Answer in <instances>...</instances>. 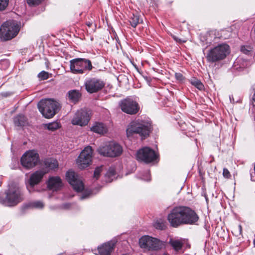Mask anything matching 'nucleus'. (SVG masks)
<instances>
[{
    "label": "nucleus",
    "instance_id": "43",
    "mask_svg": "<svg viewBox=\"0 0 255 255\" xmlns=\"http://www.w3.org/2000/svg\"><path fill=\"white\" fill-rule=\"evenodd\" d=\"M142 179H143V180H147V181H148V180H150V178H149V179H145V178H142Z\"/></svg>",
    "mask_w": 255,
    "mask_h": 255
},
{
    "label": "nucleus",
    "instance_id": "24",
    "mask_svg": "<svg viewBox=\"0 0 255 255\" xmlns=\"http://www.w3.org/2000/svg\"><path fill=\"white\" fill-rule=\"evenodd\" d=\"M190 83L200 90L204 89V85L202 82L195 78H192L190 80Z\"/></svg>",
    "mask_w": 255,
    "mask_h": 255
},
{
    "label": "nucleus",
    "instance_id": "29",
    "mask_svg": "<svg viewBox=\"0 0 255 255\" xmlns=\"http://www.w3.org/2000/svg\"><path fill=\"white\" fill-rule=\"evenodd\" d=\"M30 206L33 208L41 209L43 207L44 204L41 201H37L31 203Z\"/></svg>",
    "mask_w": 255,
    "mask_h": 255
},
{
    "label": "nucleus",
    "instance_id": "15",
    "mask_svg": "<svg viewBox=\"0 0 255 255\" xmlns=\"http://www.w3.org/2000/svg\"><path fill=\"white\" fill-rule=\"evenodd\" d=\"M120 106L124 112L130 115L136 114L139 109L138 104L129 98L122 100Z\"/></svg>",
    "mask_w": 255,
    "mask_h": 255
},
{
    "label": "nucleus",
    "instance_id": "31",
    "mask_svg": "<svg viewBox=\"0 0 255 255\" xmlns=\"http://www.w3.org/2000/svg\"><path fill=\"white\" fill-rule=\"evenodd\" d=\"M38 76L41 80H46L49 78V74L48 72L43 71L38 74Z\"/></svg>",
    "mask_w": 255,
    "mask_h": 255
},
{
    "label": "nucleus",
    "instance_id": "3",
    "mask_svg": "<svg viewBox=\"0 0 255 255\" xmlns=\"http://www.w3.org/2000/svg\"><path fill=\"white\" fill-rule=\"evenodd\" d=\"M37 106L40 112L47 119L52 118L60 109L59 103L51 99L41 100Z\"/></svg>",
    "mask_w": 255,
    "mask_h": 255
},
{
    "label": "nucleus",
    "instance_id": "26",
    "mask_svg": "<svg viewBox=\"0 0 255 255\" xmlns=\"http://www.w3.org/2000/svg\"><path fill=\"white\" fill-rule=\"evenodd\" d=\"M170 243L176 251L180 250L183 245L182 242L178 240L171 241Z\"/></svg>",
    "mask_w": 255,
    "mask_h": 255
},
{
    "label": "nucleus",
    "instance_id": "5",
    "mask_svg": "<svg viewBox=\"0 0 255 255\" xmlns=\"http://www.w3.org/2000/svg\"><path fill=\"white\" fill-rule=\"evenodd\" d=\"M70 68L72 73L79 74L91 71L93 66L90 60L78 58L70 61Z\"/></svg>",
    "mask_w": 255,
    "mask_h": 255
},
{
    "label": "nucleus",
    "instance_id": "32",
    "mask_svg": "<svg viewBox=\"0 0 255 255\" xmlns=\"http://www.w3.org/2000/svg\"><path fill=\"white\" fill-rule=\"evenodd\" d=\"M102 168V166L96 168L94 173V178L96 179H97L99 177Z\"/></svg>",
    "mask_w": 255,
    "mask_h": 255
},
{
    "label": "nucleus",
    "instance_id": "13",
    "mask_svg": "<svg viewBox=\"0 0 255 255\" xmlns=\"http://www.w3.org/2000/svg\"><path fill=\"white\" fill-rule=\"evenodd\" d=\"M38 154L35 151L30 150L22 155L21 163L23 166L30 169L36 165L38 162Z\"/></svg>",
    "mask_w": 255,
    "mask_h": 255
},
{
    "label": "nucleus",
    "instance_id": "40",
    "mask_svg": "<svg viewBox=\"0 0 255 255\" xmlns=\"http://www.w3.org/2000/svg\"><path fill=\"white\" fill-rule=\"evenodd\" d=\"M235 230H237V231H238L239 234L241 235L242 233V226L241 225H239L237 227V229H235Z\"/></svg>",
    "mask_w": 255,
    "mask_h": 255
},
{
    "label": "nucleus",
    "instance_id": "27",
    "mask_svg": "<svg viewBox=\"0 0 255 255\" xmlns=\"http://www.w3.org/2000/svg\"><path fill=\"white\" fill-rule=\"evenodd\" d=\"M154 227L157 229L162 230L166 226L165 223L162 220H158L154 223Z\"/></svg>",
    "mask_w": 255,
    "mask_h": 255
},
{
    "label": "nucleus",
    "instance_id": "16",
    "mask_svg": "<svg viewBox=\"0 0 255 255\" xmlns=\"http://www.w3.org/2000/svg\"><path fill=\"white\" fill-rule=\"evenodd\" d=\"M105 86L104 82L100 79L93 78L87 79L85 82V86L87 91L93 93L101 90Z\"/></svg>",
    "mask_w": 255,
    "mask_h": 255
},
{
    "label": "nucleus",
    "instance_id": "37",
    "mask_svg": "<svg viewBox=\"0 0 255 255\" xmlns=\"http://www.w3.org/2000/svg\"><path fill=\"white\" fill-rule=\"evenodd\" d=\"M91 193V191H86L84 192L82 195L80 197V199L83 200L87 198Z\"/></svg>",
    "mask_w": 255,
    "mask_h": 255
},
{
    "label": "nucleus",
    "instance_id": "38",
    "mask_svg": "<svg viewBox=\"0 0 255 255\" xmlns=\"http://www.w3.org/2000/svg\"><path fill=\"white\" fill-rule=\"evenodd\" d=\"M173 38L177 42H179L180 43L185 42L186 41L184 40H182L181 39H179L177 36L175 35H172Z\"/></svg>",
    "mask_w": 255,
    "mask_h": 255
},
{
    "label": "nucleus",
    "instance_id": "2",
    "mask_svg": "<svg viewBox=\"0 0 255 255\" xmlns=\"http://www.w3.org/2000/svg\"><path fill=\"white\" fill-rule=\"evenodd\" d=\"M5 197L0 202L7 206H14L24 199L21 189L18 186H11L5 192Z\"/></svg>",
    "mask_w": 255,
    "mask_h": 255
},
{
    "label": "nucleus",
    "instance_id": "1",
    "mask_svg": "<svg viewBox=\"0 0 255 255\" xmlns=\"http://www.w3.org/2000/svg\"><path fill=\"white\" fill-rule=\"evenodd\" d=\"M198 219L199 217L195 212L185 206L174 208L168 216L169 223L174 228L182 224H194Z\"/></svg>",
    "mask_w": 255,
    "mask_h": 255
},
{
    "label": "nucleus",
    "instance_id": "18",
    "mask_svg": "<svg viewBox=\"0 0 255 255\" xmlns=\"http://www.w3.org/2000/svg\"><path fill=\"white\" fill-rule=\"evenodd\" d=\"M115 246V243L113 241L108 242L103 244L98 248L99 255H111V253Z\"/></svg>",
    "mask_w": 255,
    "mask_h": 255
},
{
    "label": "nucleus",
    "instance_id": "33",
    "mask_svg": "<svg viewBox=\"0 0 255 255\" xmlns=\"http://www.w3.org/2000/svg\"><path fill=\"white\" fill-rule=\"evenodd\" d=\"M8 0H0V10H4L7 6Z\"/></svg>",
    "mask_w": 255,
    "mask_h": 255
},
{
    "label": "nucleus",
    "instance_id": "19",
    "mask_svg": "<svg viewBox=\"0 0 255 255\" xmlns=\"http://www.w3.org/2000/svg\"><path fill=\"white\" fill-rule=\"evenodd\" d=\"M62 185L61 179L57 176L50 177L48 181V187L53 191L60 190Z\"/></svg>",
    "mask_w": 255,
    "mask_h": 255
},
{
    "label": "nucleus",
    "instance_id": "25",
    "mask_svg": "<svg viewBox=\"0 0 255 255\" xmlns=\"http://www.w3.org/2000/svg\"><path fill=\"white\" fill-rule=\"evenodd\" d=\"M46 166L51 169H54L58 167V162L56 160L50 159L45 161Z\"/></svg>",
    "mask_w": 255,
    "mask_h": 255
},
{
    "label": "nucleus",
    "instance_id": "10",
    "mask_svg": "<svg viewBox=\"0 0 255 255\" xmlns=\"http://www.w3.org/2000/svg\"><path fill=\"white\" fill-rule=\"evenodd\" d=\"M92 154L93 150L91 146H87L82 150L77 160V163L80 168L84 169L90 164Z\"/></svg>",
    "mask_w": 255,
    "mask_h": 255
},
{
    "label": "nucleus",
    "instance_id": "20",
    "mask_svg": "<svg viewBox=\"0 0 255 255\" xmlns=\"http://www.w3.org/2000/svg\"><path fill=\"white\" fill-rule=\"evenodd\" d=\"M67 97L68 100L74 104L77 103L80 99L81 94L78 90H70L67 93Z\"/></svg>",
    "mask_w": 255,
    "mask_h": 255
},
{
    "label": "nucleus",
    "instance_id": "12",
    "mask_svg": "<svg viewBox=\"0 0 255 255\" xmlns=\"http://www.w3.org/2000/svg\"><path fill=\"white\" fill-rule=\"evenodd\" d=\"M136 156L137 160L146 163L153 161L157 158V155L155 151L147 147L139 149L137 152Z\"/></svg>",
    "mask_w": 255,
    "mask_h": 255
},
{
    "label": "nucleus",
    "instance_id": "41",
    "mask_svg": "<svg viewBox=\"0 0 255 255\" xmlns=\"http://www.w3.org/2000/svg\"><path fill=\"white\" fill-rule=\"evenodd\" d=\"M253 95L252 99L255 102V84L253 86Z\"/></svg>",
    "mask_w": 255,
    "mask_h": 255
},
{
    "label": "nucleus",
    "instance_id": "7",
    "mask_svg": "<svg viewBox=\"0 0 255 255\" xmlns=\"http://www.w3.org/2000/svg\"><path fill=\"white\" fill-rule=\"evenodd\" d=\"M229 53V46L225 44L219 45L211 49L207 55L209 62H215L224 59Z\"/></svg>",
    "mask_w": 255,
    "mask_h": 255
},
{
    "label": "nucleus",
    "instance_id": "45",
    "mask_svg": "<svg viewBox=\"0 0 255 255\" xmlns=\"http://www.w3.org/2000/svg\"><path fill=\"white\" fill-rule=\"evenodd\" d=\"M254 245H255V239L254 240Z\"/></svg>",
    "mask_w": 255,
    "mask_h": 255
},
{
    "label": "nucleus",
    "instance_id": "44",
    "mask_svg": "<svg viewBox=\"0 0 255 255\" xmlns=\"http://www.w3.org/2000/svg\"><path fill=\"white\" fill-rule=\"evenodd\" d=\"M146 174H149V171H146Z\"/></svg>",
    "mask_w": 255,
    "mask_h": 255
},
{
    "label": "nucleus",
    "instance_id": "21",
    "mask_svg": "<svg viewBox=\"0 0 255 255\" xmlns=\"http://www.w3.org/2000/svg\"><path fill=\"white\" fill-rule=\"evenodd\" d=\"M91 130L100 134H104L108 131L107 126L102 123H95L91 128Z\"/></svg>",
    "mask_w": 255,
    "mask_h": 255
},
{
    "label": "nucleus",
    "instance_id": "8",
    "mask_svg": "<svg viewBox=\"0 0 255 255\" xmlns=\"http://www.w3.org/2000/svg\"><path fill=\"white\" fill-rule=\"evenodd\" d=\"M98 152L103 156L114 157L121 155L123 152V148L119 144L111 141L100 147Z\"/></svg>",
    "mask_w": 255,
    "mask_h": 255
},
{
    "label": "nucleus",
    "instance_id": "14",
    "mask_svg": "<svg viewBox=\"0 0 255 255\" xmlns=\"http://www.w3.org/2000/svg\"><path fill=\"white\" fill-rule=\"evenodd\" d=\"M66 179L73 189L77 192H81L84 188L81 177L72 171H69L66 175Z\"/></svg>",
    "mask_w": 255,
    "mask_h": 255
},
{
    "label": "nucleus",
    "instance_id": "28",
    "mask_svg": "<svg viewBox=\"0 0 255 255\" xmlns=\"http://www.w3.org/2000/svg\"><path fill=\"white\" fill-rule=\"evenodd\" d=\"M47 128L51 131L55 130L59 128V124L57 122H53L48 124L45 125Z\"/></svg>",
    "mask_w": 255,
    "mask_h": 255
},
{
    "label": "nucleus",
    "instance_id": "23",
    "mask_svg": "<svg viewBox=\"0 0 255 255\" xmlns=\"http://www.w3.org/2000/svg\"><path fill=\"white\" fill-rule=\"evenodd\" d=\"M129 21L130 25L135 28L142 20H140L138 15L132 13L129 17Z\"/></svg>",
    "mask_w": 255,
    "mask_h": 255
},
{
    "label": "nucleus",
    "instance_id": "11",
    "mask_svg": "<svg viewBox=\"0 0 255 255\" xmlns=\"http://www.w3.org/2000/svg\"><path fill=\"white\" fill-rule=\"evenodd\" d=\"M139 244L141 248L148 250H157L161 246L158 240L149 236H142L139 240Z\"/></svg>",
    "mask_w": 255,
    "mask_h": 255
},
{
    "label": "nucleus",
    "instance_id": "35",
    "mask_svg": "<svg viewBox=\"0 0 255 255\" xmlns=\"http://www.w3.org/2000/svg\"><path fill=\"white\" fill-rule=\"evenodd\" d=\"M175 77L176 80L180 82H182L185 79L183 75L180 73H175Z\"/></svg>",
    "mask_w": 255,
    "mask_h": 255
},
{
    "label": "nucleus",
    "instance_id": "36",
    "mask_svg": "<svg viewBox=\"0 0 255 255\" xmlns=\"http://www.w3.org/2000/svg\"><path fill=\"white\" fill-rule=\"evenodd\" d=\"M223 175L226 178H229L231 177L230 173L227 168L223 169Z\"/></svg>",
    "mask_w": 255,
    "mask_h": 255
},
{
    "label": "nucleus",
    "instance_id": "42",
    "mask_svg": "<svg viewBox=\"0 0 255 255\" xmlns=\"http://www.w3.org/2000/svg\"><path fill=\"white\" fill-rule=\"evenodd\" d=\"M71 204L70 203H67L63 205V208L65 209H69L71 206Z\"/></svg>",
    "mask_w": 255,
    "mask_h": 255
},
{
    "label": "nucleus",
    "instance_id": "6",
    "mask_svg": "<svg viewBox=\"0 0 255 255\" xmlns=\"http://www.w3.org/2000/svg\"><path fill=\"white\" fill-rule=\"evenodd\" d=\"M150 125L144 121H136L132 122L127 129L128 136L133 133H138L141 138H145L149 135Z\"/></svg>",
    "mask_w": 255,
    "mask_h": 255
},
{
    "label": "nucleus",
    "instance_id": "39",
    "mask_svg": "<svg viewBox=\"0 0 255 255\" xmlns=\"http://www.w3.org/2000/svg\"><path fill=\"white\" fill-rule=\"evenodd\" d=\"M108 173L110 175H115V171L114 169H113L112 168H110L109 170V171H108Z\"/></svg>",
    "mask_w": 255,
    "mask_h": 255
},
{
    "label": "nucleus",
    "instance_id": "4",
    "mask_svg": "<svg viewBox=\"0 0 255 255\" xmlns=\"http://www.w3.org/2000/svg\"><path fill=\"white\" fill-rule=\"evenodd\" d=\"M20 27L16 21H7L0 27V39L6 41L14 38L17 35Z\"/></svg>",
    "mask_w": 255,
    "mask_h": 255
},
{
    "label": "nucleus",
    "instance_id": "34",
    "mask_svg": "<svg viewBox=\"0 0 255 255\" xmlns=\"http://www.w3.org/2000/svg\"><path fill=\"white\" fill-rule=\"evenodd\" d=\"M43 0H27V2L29 5H37L41 3Z\"/></svg>",
    "mask_w": 255,
    "mask_h": 255
},
{
    "label": "nucleus",
    "instance_id": "30",
    "mask_svg": "<svg viewBox=\"0 0 255 255\" xmlns=\"http://www.w3.org/2000/svg\"><path fill=\"white\" fill-rule=\"evenodd\" d=\"M252 49V48L249 46H242L241 48V51L246 54H249Z\"/></svg>",
    "mask_w": 255,
    "mask_h": 255
},
{
    "label": "nucleus",
    "instance_id": "9",
    "mask_svg": "<svg viewBox=\"0 0 255 255\" xmlns=\"http://www.w3.org/2000/svg\"><path fill=\"white\" fill-rule=\"evenodd\" d=\"M90 120L89 111L86 109H81L77 111L73 116L71 123L73 125L85 126Z\"/></svg>",
    "mask_w": 255,
    "mask_h": 255
},
{
    "label": "nucleus",
    "instance_id": "17",
    "mask_svg": "<svg viewBox=\"0 0 255 255\" xmlns=\"http://www.w3.org/2000/svg\"><path fill=\"white\" fill-rule=\"evenodd\" d=\"M45 173V172L42 170H38L30 175L26 183V188L30 193L34 191V186L41 181Z\"/></svg>",
    "mask_w": 255,
    "mask_h": 255
},
{
    "label": "nucleus",
    "instance_id": "22",
    "mask_svg": "<svg viewBox=\"0 0 255 255\" xmlns=\"http://www.w3.org/2000/svg\"><path fill=\"white\" fill-rule=\"evenodd\" d=\"M14 123L17 126H24L26 124V118L22 115H19L14 117Z\"/></svg>",
    "mask_w": 255,
    "mask_h": 255
}]
</instances>
